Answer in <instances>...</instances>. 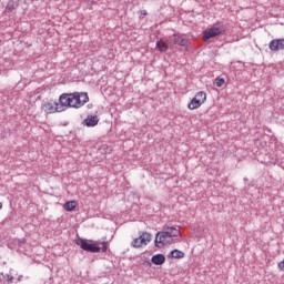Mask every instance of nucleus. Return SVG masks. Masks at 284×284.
Returning <instances> with one entry per match:
<instances>
[{
	"mask_svg": "<svg viewBox=\"0 0 284 284\" xmlns=\"http://www.w3.org/2000/svg\"><path fill=\"white\" fill-rule=\"evenodd\" d=\"M207 101V93L205 91H199L194 98L187 104L190 110H199Z\"/></svg>",
	"mask_w": 284,
	"mask_h": 284,
	"instance_id": "nucleus-5",
	"label": "nucleus"
},
{
	"mask_svg": "<svg viewBox=\"0 0 284 284\" xmlns=\"http://www.w3.org/2000/svg\"><path fill=\"white\" fill-rule=\"evenodd\" d=\"M152 241V234L143 232L139 237L132 241V247L139 248L148 245Z\"/></svg>",
	"mask_w": 284,
	"mask_h": 284,
	"instance_id": "nucleus-7",
	"label": "nucleus"
},
{
	"mask_svg": "<svg viewBox=\"0 0 284 284\" xmlns=\"http://www.w3.org/2000/svg\"><path fill=\"white\" fill-rule=\"evenodd\" d=\"M3 207V203L0 202V210Z\"/></svg>",
	"mask_w": 284,
	"mask_h": 284,
	"instance_id": "nucleus-18",
	"label": "nucleus"
},
{
	"mask_svg": "<svg viewBox=\"0 0 284 284\" xmlns=\"http://www.w3.org/2000/svg\"><path fill=\"white\" fill-rule=\"evenodd\" d=\"M143 14H144V16L148 14V11H143Z\"/></svg>",
	"mask_w": 284,
	"mask_h": 284,
	"instance_id": "nucleus-19",
	"label": "nucleus"
},
{
	"mask_svg": "<svg viewBox=\"0 0 284 284\" xmlns=\"http://www.w3.org/2000/svg\"><path fill=\"white\" fill-rule=\"evenodd\" d=\"M223 32H225L224 26H213L203 32V39L204 41H207L210 39H214L215 37H221Z\"/></svg>",
	"mask_w": 284,
	"mask_h": 284,
	"instance_id": "nucleus-6",
	"label": "nucleus"
},
{
	"mask_svg": "<svg viewBox=\"0 0 284 284\" xmlns=\"http://www.w3.org/2000/svg\"><path fill=\"white\" fill-rule=\"evenodd\" d=\"M102 150H108V144L101 146Z\"/></svg>",
	"mask_w": 284,
	"mask_h": 284,
	"instance_id": "nucleus-17",
	"label": "nucleus"
},
{
	"mask_svg": "<svg viewBox=\"0 0 284 284\" xmlns=\"http://www.w3.org/2000/svg\"><path fill=\"white\" fill-rule=\"evenodd\" d=\"M173 43H175V45L185 47V45H187V39H185V37L181 36V34H174Z\"/></svg>",
	"mask_w": 284,
	"mask_h": 284,
	"instance_id": "nucleus-10",
	"label": "nucleus"
},
{
	"mask_svg": "<svg viewBox=\"0 0 284 284\" xmlns=\"http://www.w3.org/2000/svg\"><path fill=\"white\" fill-rule=\"evenodd\" d=\"M7 281H8V283H12V281H14V277L11 276V275H8V276H7Z\"/></svg>",
	"mask_w": 284,
	"mask_h": 284,
	"instance_id": "nucleus-16",
	"label": "nucleus"
},
{
	"mask_svg": "<svg viewBox=\"0 0 284 284\" xmlns=\"http://www.w3.org/2000/svg\"><path fill=\"white\" fill-rule=\"evenodd\" d=\"M178 236H181V231L174 226H168L164 231L156 233L155 246L165 247V245H172Z\"/></svg>",
	"mask_w": 284,
	"mask_h": 284,
	"instance_id": "nucleus-2",
	"label": "nucleus"
},
{
	"mask_svg": "<svg viewBox=\"0 0 284 284\" xmlns=\"http://www.w3.org/2000/svg\"><path fill=\"white\" fill-rule=\"evenodd\" d=\"M268 48L272 52H278L280 50H284V39H273L268 43Z\"/></svg>",
	"mask_w": 284,
	"mask_h": 284,
	"instance_id": "nucleus-8",
	"label": "nucleus"
},
{
	"mask_svg": "<svg viewBox=\"0 0 284 284\" xmlns=\"http://www.w3.org/2000/svg\"><path fill=\"white\" fill-rule=\"evenodd\" d=\"M151 263H153V265H163V263H165V255L163 254L153 255L151 258Z\"/></svg>",
	"mask_w": 284,
	"mask_h": 284,
	"instance_id": "nucleus-11",
	"label": "nucleus"
},
{
	"mask_svg": "<svg viewBox=\"0 0 284 284\" xmlns=\"http://www.w3.org/2000/svg\"><path fill=\"white\" fill-rule=\"evenodd\" d=\"M156 48L160 50V52H168L169 49L168 43H165L163 40L156 42Z\"/></svg>",
	"mask_w": 284,
	"mask_h": 284,
	"instance_id": "nucleus-14",
	"label": "nucleus"
},
{
	"mask_svg": "<svg viewBox=\"0 0 284 284\" xmlns=\"http://www.w3.org/2000/svg\"><path fill=\"white\" fill-rule=\"evenodd\" d=\"M224 84H225V79H223V78L216 79V81H215L216 88H223Z\"/></svg>",
	"mask_w": 284,
	"mask_h": 284,
	"instance_id": "nucleus-15",
	"label": "nucleus"
},
{
	"mask_svg": "<svg viewBox=\"0 0 284 284\" xmlns=\"http://www.w3.org/2000/svg\"><path fill=\"white\" fill-rule=\"evenodd\" d=\"M185 256V253L179 250H173L169 253V258H183Z\"/></svg>",
	"mask_w": 284,
	"mask_h": 284,
	"instance_id": "nucleus-12",
	"label": "nucleus"
},
{
	"mask_svg": "<svg viewBox=\"0 0 284 284\" xmlns=\"http://www.w3.org/2000/svg\"><path fill=\"white\" fill-rule=\"evenodd\" d=\"M64 210L67 212H74L77 210V201H69L64 204Z\"/></svg>",
	"mask_w": 284,
	"mask_h": 284,
	"instance_id": "nucleus-13",
	"label": "nucleus"
},
{
	"mask_svg": "<svg viewBox=\"0 0 284 284\" xmlns=\"http://www.w3.org/2000/svg\"><path fill=\"white\" fill-rule=\"evenodd\" d=\"M41 108L45 114H57V112H63L61 102H57L55 100L44 101Z\"/></svg>",
	"mask_w": 284,
	"mask_h": 284,
	"instance_id": "nucleus-4",
	"label": "nucleus"
},
{
	"mask_svg": "<svg viewBox=\"0 0 284 284\" xmlns=\"http://www.w3.org/2000/svg\"><path fill=\"white\" fill-rule=\"evenodd\" d=\"M77 244L84 250V252H91L92 254H99V252H108L110 244L108 242H102V247L90 243L88 240L80 239Z\"/></svg>",
	"mask_w": 284,
	"mask_h": 284,
	"instance_id": "nucleus-3",
	"label": "nucleus"
},
{
	"mask_svg": "<svg viewBox=\"0 0 284 284\" xmlns=\"http://www.w3.org/2000/svg\"><path fill=\"white\" fill-rule=\"evenodd\" d=\"M90 101V97L85 92H74V93H62L59 98V103L62 104L63 111L67 108H83L85 103Z\"/></svg>",
	"mask_w": 284,
	"mask_h": 284,
	"instance_id": "nucleus-1",
	"label": "nucleus"
},
{
	"mask_svg": "<svg viewBox=\"0 0 284 284\" xmlns=\"http://www.w3.org/2000/svg\"><path fill=\"white\" fill-rule=\"evenodd\" d=\"M84 123L88 128H94L95 125H99V116L88 115Z\"/></svg>",
	"mask_w": 284,
	"mask_h": 284,
	"instance_id": "nucleus-9",
	"label": "nucleus"
}]
</instances>
